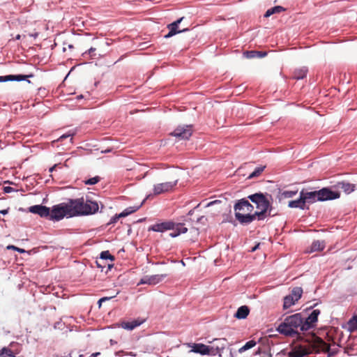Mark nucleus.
Listing matches in <instances>:
<instances>
[{
    "label": "nucleus",
    "instance_id": "obj_14",
    "mask_svg": "<svg viewBox=\"0 0 357 357\" xmlns=\"http://www.w3.org/2000/svg\"><path fill=\"white\" fill-rule=\"evenodd\" d=\"M175 223L172 221H167L161 223L155 224L149 228V231L156 232H164L167 230L174 229Z\"/></svg>",
    "mask_w": 357,
    "mask_h": 357
},
{
    "label": "nucleus",
    "instance_id": "obj_2",
    "mask_svg": "<svg viewBox=\"0 0 357 357\" xmlns=\"http://www.w3.org/2000/svg\"><path fill=\"white\" fill-rule=\"evenodd\" d=\"M277 331L287 337H294L301 332H305L303 316L301 313H296L286 317L278 325Z\"/></svg>",
    "mask_w": 357,
    "mask_h": 357
},
{
    "label": "nucleus",
    "instance_id": "obj_22",
    "mask_svg": "<svg viewBox=\"0 0 357 357\" xmlns=\"http://www.w3.org/2000/svg\"><path fill=\"white\" fill-rule=\"evenodd\" d=\"M250 310L248 306L243 305L238 308L234 317L238 319H243L248 317Z\"/></svg>",
    "mask_w": 357,
    "mask_h": 357
},
{
    "label": "nucleus",
    "instance_id": "obj_19",
    "mask_svg": "<svg viewBox=\"0 0 357 357\" xmlns=\"http://www.w3.org/2000/svg\"><path fill=\"white\" fill-rule=\"evenodd\" d=\"M307 354V351L301 346L295 347L289 353V357H305Z\"/></svg>",
    "mask_w": 357,
    "mask_h": 357
},
{
    "label": "nucleus",
    "instance_id": "obj_46",
    "mask_svg": "<svg viewBox=\"0 0 357 357\" xmlns=\"http://www.w3.org/2000/svg\"><path fill=\"white\" fill-rule=\"evenodd\" d=\"M220 202V201L219 200H215V201H213V202H210L209 203L207 204L206 206H212L216 203H219Z\"/></svg>",
    "mask_w": 357,
    "mask_h": 357
},
{
    "label": "nucleus",
    "instance_id": "obj_8",
    "mask_svg": "<svg viewBox=\"0 0 357 357\" xmlns=\"http://www.w3.org/2000/svg\"><path fill=\"white\" fill-rule=\"evenodd\" d=\"M189 347H191L190 352L199 354L203 356L216 355V352L213 351V347H211L202 343H192L191 344H189Z\"/></svg>",
    "mask_w": 357,
    "mask_h": 357
},
{
    "label": "nucleus",
    "instance_id": "obj_49",
    "mask_svg": "<svg viewBox=\"0 0 357 357\" xmlns=\"http://www.w3.org/2000/svg\"><path fill=\"white\" fill-rule=\"evenodd\" d=\"M21 37H22V36H21L20 34H17V35L15 36V40H20V39H21Z\"/></svg>",
    "mask_w": 357,
    "mask_h": 357
},
{
    "label": "nucleus",
    "instance_id": "obj_56",
    "mask_svg": "<svg viewBox=\"0 0 357 357\" xmlns=\"http://www.w3.org/2000/svg\"><path fill=\"white\" fill-rule=\"evenodd\" d=\"M356 188H357V185H356Z\"/></svg>",
    "mask_w": 357,
    "mask_h": 357
},
{
    "label": "nucleus",
    "instance_id": "obj_21",
    "mask_svg": "<svg viewBox=\"0 0 357 357\" xmlns=\"http://www.w3.org/2000/svg\"><path fill=\"white\" fill-rule=\"evenodd\" d=\"M96 263L97 266L100 268L101 271H105V273H107L114 266L113 263H107L106 261H102L100 259H98Z\"/></svg>",
    "mask_w": 357,
    "mask_h": 357
},
{
    "label": "nucleus",
    "instance_id": "obj_55",
    "mask_svg": "<svg viewBox=\"0 0 357 357\" xmlns=\"http://www.w3.org/2000/svg\"><path fill=\"white\" fill-rule=\"evenodd\" d=\"M63 52H65L66 51V47H63Z\"/></svg>",
    "mask_w": 357,
    "mask_h": 357
},
{
    "label": "nucleus",
    "instance_id": "obj_34",
    "mask_svg": "<svg viewBox=\"0 0 357 357\" xmlns=\"http://www.w3.org/2000/svg\"><path fill=\"white\" fill-rule=\"evenodd\" d=\"M265 166H259L255 168V169L248 176V178H252L259 176L264 170Z\"/></svg>",
    "mask_w": 357,
    "mask_h": 357
},
{
    "label": "nucleus",
    "instance_id": "obj_54",
    "mask_svg": "<svg viewBox=\"0 0 357 357\" xmlns=\"http://www.w3.org/2000/svg\"><path fill=\"white\" fill-rule=\"evenodd\" d=\"M98 354H99V353H96V354H93V355L94 356H97Z\"/></svg>",
    "mask_w": 357,
    "mask_h": 357
},
{
    "label": "nucleus",
    "instance_id": "obj_17",
    "mask_svg": "<svg viewBox=\"0 0 357 357\" xmlns=\"http://www.w3.org/2000/svg\"><path fill=\"white\" fill-rule=\"evenodd\" d=\"M335 188L342 189L344 192L349 195L354 192L356 189V185L350 183L347 181H340L337 182L335 185Z\"/></svg>",
    "mask_w": 357,
    "mask_h": 357
},
{
    "label": "nucleus",
    "instance_id": "obj_13",
    "mask_svg": "<svg viewBox=\"0 0 357 357\" xmlns=\"http://www.w3.org/2000/svg\"><path fill=\"white\" fill-rule=\"evenodd\" d=\"M183 18H184L183 17H180L177 20H176V21L173 22L172 23H170L167 25V29H169V32L164 36L165 38H169L177 33H183V32H185V31H188V29H183L182 30L178 29V25L183 21Z\"/></svg>",
    "mask_w": 357,
    "mask_h": 357
},
{
    "label": "nucleus",
    "instance_id": "obj_50",
    "mask_svg": "<svg viewBox=\"0 0 357 357\" xmlns=\"http://www.w3.org/2000/svg\"><path fill=\"white\" fill-rule=\"evenodd\" d=\"M175 232H178V224H175V226H174V229Z\"/></svg>",
    "mask_w": 357,
    "mask_h": 357
},
{
    "label": "nucleus",
    "instance_id": "obj_4",
    "mask_svg": "<svg viewBox=\"0 0 357 357\" xmlns=\"http://www.w3.org/2000/svg\"><path fill=\"white\" fill-rule=\"evenodd\" d=\"M75 216L89 215L96 213L99 210L98 203L83 197L72 199Z\"/></svg>",
    "mask_w": 357,
    "mask_h": 357
},
{
    "label": "nucleus",
    "instance_id": "obj_26",
    "mask_svg": "<svg viewBox=\"0 0 357 357\" xmlns=\"http://www.w3.org/2000/svg\"><path fill=\"white\" fill-rule=\"evenodd\" d=\"M141 207V205L137 206H130L124 209L121 213L119 214V217L124 218L126 217L135 211H137L139 208Z\"/></svg>",
    "mask_w": 357,
    "mask_h": 357
},
{
    "label": "nucleus",
    "instance_id": "obj_43",
    "mask_svg": "<svg viewBox=\"0 0 357 357\" xmlns=\"http://www.w3.org/2000/svg\"><path fill=\"white\" fill-rule=\"evenodd\" d=\"M248 57L252 58L257 54L256 51L247 52Z\"/></svg>",
    "mask_w": 357,
    "mask_h": 357
},
{
    "label": "nucleus",
    "instance_id": "obj_15",
    "mask_svg": "<svg viewBox=\"0 0 357 357\" xmlns=\"http://www.w3.org/2000/svg\"><path fill=\"white\" fill-rule=\"evenodd\" d=\"M300 193L302 196V199H303L305 205H307V204H313L316 202H319L318 201L319 197L317 194V190L310 191V192H306V191L302 190L300 192Z\"/></svg>",
    "mask_w": 357,
    "mask_h": 357
},
{
    "label": "nucleus",
    "instance_id": "obj_27",
    "mask_svg": "<svg viewBox=\"0 0 357 357\" xmlns=\"http://www.w3.org/2000/svg\"><path fill=\"white\" fill-rule=\"evenodd\" d=\"M307 73V69L306 68H302L297 69L294 73V78L296 79H302L306 77Z\"/></svg>",
    "mask_w": 357,
    "mask_h": 357
},
{
    "label": "nucleus",
    "instance_id": "obj_33",
    "mask_svg": "<svg viewBox=\"0 0 357 357\" xmlns=\"http://www.w3.org/2000/svg\"><path fill=\"white\" fill-rule=\"evenodd\" d=\"M0 357H15L11 349L3 347L0 350Z\"/></svg>",
    "mask_w": 357,
    "mask_h": 357
},
{
    "label": "nucleus",
    "instance_id": "obj_24",
    "mask_svg": "<svg viewBox=\"0 0 357 357\" xmlns=\"http://www.w3.org/2000/svg\"><path fill=\"white\" fill-rule=\"evenodd\" d=\"M178 232H175L174 230H172V231L169 233V236L172 238H175L178 236L180 234H185L188 231V228L181 223L178 224Z\"/></svg>",
    "mask_w": 357,
    "mask_h": 357
},
{
    "label": "nucleus",
    "instance_id": "obj_32",
    "mask_svg": "<svg viewBox=\"0 0 357 357\" xmlns=\"http://www.w3.org/2000/svg\"><path fill=\"white\" fill-rule=\"evenodd\" d=\"M349 331L353 332L357 331V315L354 316L349 321H348Z\"/></svg>",
    "mask_w": 357,
    "mask_h": 357
},
{
    "label": "nucleus",
    "instance_id": "obj_20",
    "mask_svg": "<svg viewBox=\"0 0 357 357\" xmlns=\"http://www.w3.org/2000/svg\"><path fill=\"white\" fill-rule=\"evenodd\" d=\"M288 206L289 208H297L301 210H305L309 208L308 206H307V205L305 204L301 194L299 195L298 199L290 201L288 204Z\"/></svg>",
    "mask_w": 357,
    "mask_h": 357
},
{
    "label": "nucleus",
    "instance_id": "obj_52",
    "mask_svg": "<svg viewBox=\"0 0 357 357\" xmlns=\"http://www.w3.org/2000/svg\"><path fill=\"white\" fill-rule=\"evenodd\" d=\"M77 99H81L83 98V96L82 95H80V96H78L77 97Z\"/></svg>",
    "mask_w": 357,
    "mask_h": 357
},
{
    "label": "nucleus",
    "instance_id": "obj_37",
    "mask_svg": "<svg viewBox=\"0 0 357 357\" xmlns=\"http://www.w3.org/2000/svg\"><path fill=\"white\" fill-rule=\"evenodd\" d=\"M100 180V176H94L93 178H91L86 181H85V184L86 185H95L98 182H99Z\"/></svg>",
    "mask_w": 357,
    "mask_h": 357
},
{
    "label": "nucleus",
    "instance_id": "obj_42",
    "mask_svg": "<svg viewBox=\"0 0 357 357\" xmlns=\"http://www.w3.org/2000/svg\"><path fill=\"white\" fill-rule=\"evenodd\" d=\"M96 51V48L94 47H91L90 49H89L87 51H86L85 52L83 53V55H86V54H90L91 55V54Z\"/></svg>",
    "mask_w": 357,
    "mask_h": 357
},
{
    "label": "nucleus",
    "instance_id": "obj_10",
    "mask_svg": "<svg viewBox=\"0 0 357 357\" xmlns=\"http://www.w3.org/2000/svg\"><path fill=\"white\" fill-rule=\"evenodd\" d=\"M178 180L174 181L165 182L158 183L153 185V192L155 195H158L162 193L168 192L174 189L176 185Z\"/></svg>",
    "mask_w": 357,
    "mask_h": 357
},
{
    "label": "nucleus",
    "instance_id": "obj_51",
    "mask_svg": "<svg viewBox=\"0 0 357 357\" xmlns=\"http://www.w3.org/2000/svg\"><path fill=\"white\" fill-rule=\"evenodd\" d=\"M68 47L69 49H73V45H68Z\"/></svg>",
    "mask_w": 357,
    "mask_h": 357
},
{
    "label": "nucleus",
    "instance_id": "obj_16",
    "mask_svg": "<svg viewBox=\"0 0 357 357\" xmlns=\"http://www.w3.org/2000/svg\"><path fill=\"white\" fill-rule=\"evenodd\" d=\"M29 211L35 214L39 215L41 218H47L50 215V208L43 205H34L29 207Z\"/></svg>",
    "mask_w": 357,
    "mask_h": 357
},
{
    "label": "nucleus",
    "instance_id": "obj_11",
    "mask_svg": "<svg viewBox=\"0 0 357 357\" xmlns=\"http://www.w3.org/2000/svg\"><path fill=\"white\" fill-rule=\"evenodd\" d=\"M166 277L167 274L145 275L140 280L139 284L155 285L162 282Z\"/></svg>",
    "mask_w": 357,
    "mask_h": 357
},
{
    "label": "nucleus",
    "instance_id": "obj_25",
    "mask_svg": "<svg viewBox=\"0 0 357 357\" xmlns=\"http://www.w3.org/2000/svg\"><path fill=\"white\" fill-rule=\"evenodd\" d=\"M285 9L280 6H276L271 8H269L266 10V12L264 14V17H268L271 15L275 14V13H280L282 11H284Z\"/></svg>",
    "mask_w": 357,
    "mask_h": 357
},
{
    "label": "nucleus",
    "instance_id": "obj_5",
    "mask_svg": "<svg viewBox=\"0 0 357 357\" xmlns=\"http://www.w3.org/2000/svg\"><path fill=\"white\" fill-rule=\"evenodd\" d=\"M64 217L72 218L75 217L74 209L72 204V199H69L67 203H61L52 206L50 210L49 219L53 221H59Z\"/></svg>",
    "mask_w": 357,
    "mask_h": 357
},
{
    "label": "nucleus",
    "instance_id": "obj_18",
    "mask_svg": "<svg viewBox=\"0 0 357 357\" xmlns=\"http://www.w3.org/2000/svg\"><path fill=\"white\" fill-rule=\"evenodd\" d=\"M144 322V319H134L130 321H123L121 323V327L123 329L132 331L136 327L139 326Z\"/></svg>",
    "mask_w": 357,
    "mask_h": 357
},
{
    "label": "nucleus",
    "instance_id": "obj_35",
    "mask_svg": "<svg viewBox=\"0 0 357 357\" xmlns=\"http://www.w3.org/2000/svg\"><path fill=\"white\" fill-rule=\"evenodd\" d=\"M75 135V131H68L66 134H63L61 136L59 137V138L57 139L58 142L63 141L64 139L70 137V143H73V137Z\"/></svg>",
    "mask_w": 357,
    "mask_h": 357
},
{
    "label": "nucleus",
    "instance_id": "obj_29",
    "mask_svg": "<svg viewBox=\"0 0 357 357\" xmlns=\"http://www.w3.org/2000/svg\"><path fill=\"white\" fill-rule=\"evenodd\" d=\"M100 259H102V261H106L107 259H109L111 263H112L114 261V257L109 252V251H102L100 255V257L98 258Z\"/></svg>",
    "mask_w": 357,
    "mask_h": 357
},
{
    "label": "nucleus",
    "instance_id": "obj_48",
    "mask_svg": "<svg viewBox=\"0 0 357 357\" xmlns=\"http://www.w3.org/2000/svg\"><path fill=\"white\" fill-rule=\"evenodd\" d=\"M56 166H57V165H54L53 167H50V169H49V172H52L55 169Z\"/></svg>",
    "mask_w": 357,
    "mask_h": 357
},
{
    "label": "nucleus",
    "instance_id": "obj_28",
    "mask_svg": "<svg viewBox=\"0 0 357 357\" xmlns=\"http://www.w3.org/2000/svg\"><path fill=\"white\" fill-rule=\"evenodd\" d=\"M213 341L218 342L220 343L218 344V345H217L215 349H213V351L216 352L217 354L218 353H219V351H222L225 349L226 346L227 340L225 338L215 339Z\"/></svg>",
    "mask_w": 357,
    "mask_h": 357
},
{
    "label": "nucleus",
    "instance_id": "obj_40",
    "mask_svg": "<svg viewBox=\"0 0 357 357\" xmlns=\"http://www.w3.org/2000/svg\"><path fill=\"white\" fill-rule=\"evenodd\" d=\"M8 249H13L15 250H17V252H19L20 253H24L25 252V250L22 249V248H17L14 245H9L8 246Z\"/></svg>",
    "mask_w": 357,
    "mask_h": 357
},
{
    "label": "nucleus",
    "instance_id": "obj_44",
    "mask_svg": "<svg viewBox=\"0 0 357 357\" xmlns=\"http://www.w3.org/2000/svg\"><path fill=\"white\" fill-rule=\"evenodd\" d=\"M112 297H102L98 301V303L100 305L102 302L108 301L111 299Z\"/></svg>",
    "mask_w": 357,
    "mask_h": 357
},
{
    "label": "nucleus",
    "instance_id": "obj_23",
    "mask_svg": "<svg viewBox=\"0 0 357 357\" xmlns=\"http://www.w3.org/2000/svg\"><path fill=\"white\" fill-rule=\"evenodd\" d=\"M326 246L324 241H314L310 246V252L321 251Z\"/></svg>",
    "mask_w": 357,
    "mask_h": 357
},
{
    "label": "nucleus",
    "instance_id": "obj_36",
    "mask_svg": "<svg viewBox=\"0 0 357 357\" xmlns=\"http://www.w3.org/2000/svg\"><path fill=\"white\" fill-rule=\"evenodd\" d=\"M296 190H284L281 193V196L284 198H290L296 195Z\"/></svg>",
    "mask_w": 357,
    "mask_h": 357
},
{
    "label": "nucleus",
    "instance_id": "obj_38",
    "mask_svg": "<svg viewBox=\"0 0 357 357\" xmlns=\"http://www.w3.org/2000/svg\"><path fill=\"white\" fill-rule=\"evenodd\" d=\"M8 81H13V75L0 76V82H6Z\"/></svg>",
    "mask_w": 357,
    "mask_h": 357
},
{
    "label": "nucleus",
    "instance_id": "obj_53",
    "mask_svg": "<svg viewBox=\"0 0 357 357\" xmlns=\"http://www.w3.org/2000/svg\"><path fill=\"white\" fill-rule=\"evenodd\" d=\"M257 247H258V245H257L256 247L253 248L252 250L255 251L257 249Z\"/></svg>",
    "mask_w": 357,
    "mask_h": 357
},
{
    "label": "nucleus",
    "instance_id": "obj_47",
    "mask_svg": "<svg viewBox=\"0 0 357 357\" xmlns=\"http://www.w3.org/2000/svg\"><path fill=\"white\" fill-rule=\"evenodd\" d=\"M8 213V209H3L0 211V214L6 215Z\"/></svg>",
    "mask_w": 357,
    "mask_h": 357
},
{
    "label": "nucleus",
    "instance_id": "obj_41",
    "mask_svg": "<svg viewBox=\"0 0 357 357\" xmlns=\"http://www.w3.org/2000/svg\"><path fill=\"white\" fill-rule=\"evenodd\" d=\"M14 191H15V190L10 186H6L3 188V192L5 193H10Z\"/></svg>",
    "mask_w": 357,
    "mask_h": 357
},
{
    "label": "nucleus",
    "instance_id": "obj_39",
    "mask_svg": "<svg viewBox=\"0 0 357 357\" xmlns=\"http://www.w3.org/2000/svg\"><path fill=\"white\" fill-rule=\"evenodd\" d=\"M121 217H119V214H116L114 215V216H112L109 221L107 222V225H114L115 223L117 222V221L119 220V218H121Z\"/></svg>",
    "mask_w": 357,
    "mask_h": 357
},
{
    "label": "nucleus",
    "instance_id": "obj_30",
    "mask_svg": "<svg viewBox=\"0 0 357 357\" xmlns=\"http://www.w3.org/2000/svg\"><path fill=\"white\" fill-rule=\"evenodd\" d=\"M33 74H29L26 75H13V81L20 82V81H26L28 83H30V80L27 79V78L33 77Z\"/></svg>",
    "mask_w": 357,
    "mask_h": 357
},
{
    "label": "nucleus",
    "instance_id": "obj_45",
    "mask_svg": "<svg viewBox=\"0 0 357 357\" xmlns=\"http://www.w3.org/2000/svg\"><path fill=\"white\" fill-rule=\"evenodd\" d=\"M257 54L259 56V57H264L265 56L267 53L265 52H257Z\"/></svg>",
    "mask_w": 357,
    "mask_h": 357
},
{
    "label": "nucleus",
    "instance_id": "obj_7",
    "mask_svg": "<svg viewBox=\"0 0 357 357\" xmlns=\"http://www.w3.org/2000/svg\"><path fill=\"white\" fill-rule=\"evenodd\" d=\"M317 195L319 197V202H324L328 200H334L340 198V193L337 191H333L329 188H323L317 190Z\"/></svg>",
    "mask_w": 357,
    "mask_h": 357
},
{
    "label": "nucleus",
    "instance_id": "obj_9",
    "mask_svg": "<svg viewBox=\"0 0 357 357\" xmlns=\"http://www.w3.org/2000/svg\"><path fill=\"white\" fill-rule=\"evenodd\" d=\"M192 134V126L189 125L178 126L171 135L178 139H188Z\"/></svg>",
    "mask_w": 357,
    "mask_h": 357
},
{
    "label": "nucleus",
    "instance_id": "obj_6",
    "mask_svg": "<svg viewBox=\"0 0 357 357\" xmlns=\"http://www.w3.org/2000/svg\"><path fill=\"white\" fill-rule=\"evenodd\" d=\"M303 289L300 287H296L292 289L291 293L284 298L283 308L288 309L301 298Z\"/></svg>",
    "mask_w": 357,
    "mask_h": 357
},
{
    "label": "nucleus",
    "instance_id": "obj_1",
    "mask_svg": "<svg viewBox=\"0 0 357 357\" xmlns=\"http://www.w3.org/2000/svg\"><path fill=\"white\" fill-rule=\"evenodd\" d=\"M248 199L256 205L258 211H255V220L259 221L265 220L267 217H274L278 213L274 211L271 201V195L266 192H257L248 196Z\"/></svg>",
    "mask_w": 357,
    "mask_h": 357
},
{
    "label": "nucleus",
    "instance_id": "obj_3",
    "mask_svg": "<svg viewBox=\"0 0 357 357\" xmlns=\"http://www.w3.org/2000/svg\"><path fill=\"white\" fill-rule=\"evenodd\" d=\"M234 209L236 220L243 225H247L255 220L254 206L249 202L248 199L243 198L234 204Z\"/></svg>",
    "mask_w": 357,
    "mask_h": 357
},
{
    "label": "nucleus",
    "instance_id": "obj_12",
    "mask_svg": "<svg viewBox=\"0 0 357 357\" xmlns=\"http://www.w3.org/2000/svg\"><path fill=\"white\" fill-rule=\"evenodd\" d=\"M320 314L319 310H314L307 317H303V324L306 331L313 328L318 321V316Z\"/></svg>",
    "mask_w": 357,
    "mask_h": 357
},
{
    "label": "nucleus",
    "instance_id": "obj_31",
    "mask_svg": "<svg viewBox=\"0 0 357 357\" xmlns=\"http://www.w3.org/2000/svg\"><path fill=\"white\" fill-rule=\"evenodd\" d=\"M256 345V342L255 340H250L247 342L242 347L238 349L239 353H243L246 350H248Z\"/></svg>",
    "mask_w": 357,
    "mask_h": 357
}]
</instances>
